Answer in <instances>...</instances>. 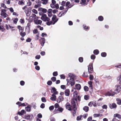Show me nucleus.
<instances>
[{"instance_id": "864d4df0", "label": "nucleus", "mask_w": 121, "mask_h": 121, "mask_svg": "<svg viewBox=\"0 0 121 121\" xmlns=\"http://www.w3.org/2000/svg\"><path fill=\"white\" fill-rule=\"evenodd\" d=\"M58 110L59 111L62 112L63 110V108L61 107H60L58 108Z\"/></svg>"}, {"instance_id": "4468645a", "label": "nucleus", "mask_w": 121, "mask_h": 121, "mask_svg": "<svg viewBox=\"0 0 121 121\" xmlns=\"http://www.w3.org/2000/svg\"><path fill=\"white\" fill-rule=\"evenodd\" d=\"M64 98L61 96H59L57 99V102L58 103H60L61 101L64 100Z\"/></svg>"}, {"instance_id": "f3484780", "label": "nucleus", "mask_w": 121, "mask_h": 121, "mask_svg": "<svg viewBox=\"0 0 121 121\" xmlns=\"http://www.w3.org/2000/svg\"><path fill=\"white\" fill-rule=\"evenodd\" d=\"M30 17H32L33 18V19L34 20L38 19L39 17H36V15L35 14H32L31 16Z\"/></svg>"}, {"instance_id": "774afa93", "label": "nucleus", "mask_w": 121, "mask_h": 121, "mask_svg": "<svg viewBox=\"0 0 121 121\" xmlns=\"http://www.w3.org/2000/svg\"><path fill=\"white\" fill-rule=\"evenodd\" d=\"M52 12L54 14L55 13L58 12V10L56 9L52 10Z\"/></svg>"}, {"instance_id": "f8f14e48", "label": "nucleus", "mask_w": 121, "mask_h": 121, "mask_svg": "<svg viewBox=\"0 0 121 121\" xmlns=\"http://www.w3.org/2000/svg\"><path fill=\"white\" fill-rule=\"evenodd\" d=\"M34 22L35 24L37 25H41L42 23V21L41 20L38 19L34 20Z\"/></svg>"}, {"instance_id": "49530a36", "label": "nucleus", "mask_w": 121, "mask_h": 121, "mask_svg": "<svg viewBox=\"0 0 121 121\" xmlns=\"http://www.w3.org/2000/svg\"><path fill=\"white\" fill-rule=\"evenodd\" d=\"M41 100L43 102H45L46 101V100L44 97H43L41 98Z\"/></svg>"}, {"instance_id": "bb28decb", "label": "nucleus", "mask_w": 121, "mask_h": 121, "mask_svg": "<svg viewBox=\"0 0 121 121\" xmlns=\"http://www.w3.org/2000/svg\"><path fill=\"white\" fill-rule=\"evenodd\" d=\"M31 106L29 105H28L27 107H26L25 109L26 111L27 112L30 111L31 110Z\"/></svg>"}, {"instance_id": "69168bd1", "label": "nucleus", "mask_w": 121, "mask_h": 121, "mask_svg": "<svg viewBox=\"0 0 121 121\" xmlns=\"http://www.w3.org/2000/svg\"><path fill=\"white\" fill-rule=\"evenodd\" d=\"M95 56L94 55H92L91 56V58L92 59H95Z\"/></svg>"}, {"instance_id": "3c124183", "label": "nucleus", "mask_w": 121, "mask_h": 121, "mask_svg": "<svg viewBox=\"0 0 121 121\" xmlns=\"http://www.w3.org/2000/svg\"><path fill=\"white\" fill-rule=\"evenodd\" d=\"M8 9H9L10 11L12 13H13L14 12V10L12 7L8 8Z\"/></svg>"}, {"instance_id": "7c9ffc66", "label": "nucleus", "mask_w": 121, "mask_h": 121, "mask_svg": "<svg viewBox=\"0 0 121 121\" xmlns=\"http://www.w3.org/2000/svg\"><path fill=\"white\" fill-rule=\"evenodd\" d=\"M114 117H117L119 118H121V116L119 114H115L114 115Z\"/></svg>"}, {"instance_id": "393cba45", "label": "nucleus", "mask_w": 121, "mask_h": 121, "mask_svg": "<svg viewBox=\"0 0 121 121\" xmlns=\"http://www.w3.org/2000/svg\"><path fill=\"white\" fill-rule=\"evenodd\" d=\"M78 93V92L77 91H75L73 93V98L75 99H77L76 98Z\"/></svg>"}, {"instance_id": "6e6552de", "label": "nucleus", "mask_w": 121, "mask_h": 121, "mask_svg": "<svg viewBox=\"0 0 121 121\" xmlns=\"http://www.w3.org/2000/svg\"><path fill=\"white\" fill-rule=\"evenodd\" d=\"M65 107L66 109L69 111H72L71 106L70 104L69 103H67L65 104Z\"/></svg>"}, {"instance_id": "aec40b11", "label": "nucleus", "mask_w": 121, "mask_h": 121, "mask_svg": "<svg viewBox=\"0 0 121 121\" xmlns=\"http://www.w3.org/2000/svg\"><path fill=\"white\" fill-rule=\"evenodd\" d=\"M39 11H42L43 12L45 13L47 12V10L43 8H39Z\"/></svg>"}, {"instance_id": "c9c22d12", "label": "nucleus", "mask_w": 121, "mask_h": 121, "mask_svg": "<svg viewBox=\"0 0 121 121\" xmlns=\"http://www.w3.org/2000/svg\"><path fill=\"white\" fill-rule=\"evenodd\" d=\"M82 117V115H80L79 116H78L77 117V121H79L80 120Z\"/></svg>"}, {"instance_id": "b1692460", "label": "nucleus", "mask_w": 121, "mask_h": 121, "mask_svg": "<svg viewBox=\"0 0 121 121\" xmlns=\"http://www.w3.org/2000/svg\"><path fill=\"white\" fill-rule=\"evenodd\" d=\"M117 80L118 83L121 85V75L118 77Z\"/></svg>"}, {"instance_id": "5fc2aeb1", "label": "nucleus", "mask_w": 121, "mask_h": 121, "mask_svg": "<svg viewBox=\"0 0 121 121\" xmlns=\"http://www.w3.org/2000/svg\"><path fill=\"white\" fill-rule=\"evenodd\" d=\"M9 26L10 29H12V31H13L15 30V29H14V27L10 25H9Z\"/></svg>"}, {"instance_id": "1a4fd4ad", "label": "nucleus", "mask_w": 121, "mask_h": 121, "mask_svg": "<svg viewBox=\"0 0 121 121\" xmlns=\"http://www.w3.org/2000/svg\"><path fill=\"white\" fill-rule=\"evenodd\" d=\"M88 71L89 73H92V72L93 69L92 64L90 65L88 67Z\"/></svg>"}, {"instance_id": "cd10ccee", "label": "nucleus", "mask_w": 121, "mask_h": 121, "mask_svg": "<svg viewBox=\"0 0 121 121\" xmlns=\"http://www.w3.org/2000/svg\"><path fill=\"white\" fill-rule=\"evenodd\" d=\"M117 101V104L119 105L121 104V99L119 98H117L116 99Z\"/></svg>"}, {"instance_id": "72a5a7b5", "label": "nucleus", "mask_w": 121, "mask_h": 121, "mask_svg": "<svg viewBox=\"0 0 121 121\" xmlns=\"http://www.w3.org/2000/svg\"><path fill=\"white\" fill-rule=\"evenodd\" d=\"M25 12L26 14V16H29L30 15V12L27 11L26 10L25 11Z\"/></svg>"}, {"instance_id": "dca6fc26", "label": "nucleus", "mask_w": 121, "mask_h": 121, "mask_svg": "<svg viewBox=\"0 0 121 121\" xmlns=\"http://www.w3.org/2000/svg\"><path fill=\"white\" fill-rule=\"evenodd\" d=\"M65 6L67 7V8H70L72 7V6L70 4V2L69 1H67L66 2V4Z\"/></svg>"}, {"instance_id": "f257e3e1", "label": "nucleus", "mask_w": 121, "mask_h": 121, "mask_svg": "<svg viewBox=\"0 0 121 121\" xmlns=\"http://www.w3.org/2000/svg\"><path fill=\"white\" fill-rule=\"evenodd\" d=\"M41 19L44 22L48 21L50 19L47 16V15L44 14H43L41 18Z\"/></svg>"}, {"instance_id": "e2e57ef3", "label": "nucleus", "mask_w": 121, "mask_h": 121, "mask_svg": "<svg viewBox=\"0 0 121 121\" xmlns=\"http://www.w3.org/2000/svg\"><path fill=\"white\" fill-rule=\"evenodd\" d=\"M55 8L56 9H58L59 8V4H55Z\"/></svg>"}, {"instance_id": "de8ad7c7", "label": "nucleus", "mask_w": 121, "mask_h": 121, "mask_svg": "<svg viewBox=\"0 0 121 121\" xmlns=\"http://www.w3.org/2000/svg\"><path fill=\"white\" fill-rule=\"evenodd\" d=\"M20 35L22 37L26 35V33L24 32H21L20 33Z\"/></svg>"}, {"instance_id": "c03bdc74", "label": "nucleus", "mask_w": 121, "mask_h": 121, "mask_svg": "<svg viewBox=\"0 0 121 121\" xmlns=\"http://www.w3.org/2000/svg\"><path fill=\"white\" fill-rule=\"evenodd\" d=\"M18 19L17 18L14 19L13 20V22L14 23L16 24L18 21Z\"/></svg>"}, {"instance_id": "680f3d73", "label": "nucleus", "mask_w": 121, "mask_h": 121, "mask_svg": "<svg viewBox=\"0 0 121 121\" xmlns=\"http://www.w3.org/2000/svg\"><path fill=\"white\" fill-rule=\"evenodd\" d=\"M45 105L43 103L40 106V107L41 108H44Z\"/></svg>"}, {"instance_id": "9b49d317", "label": "nucleus", "mask_w": 121, "mask_h": 121, "mask_svg": "<svg viewBox=\"0 0 121 121\" xmlns=\"http://www.w3.org/2000/svg\"><path fill=\"white\" fill-rule=\"evenodd\" d=\"M52 9H49L47 11L48 15L49 17H51L52 16Z\"/></svg>"}, {"instance_id": "7ed1b4c3", "label": "nucleus", "mask_w": 121, "mask_h": 121, "mask_svg": "<svg viewBox=\"0 0 121 121\" xmlns=\"http://www.w3.org/2000/svg\"><path fill=\"white\" fill-rule=\"evenodd\" d=\"M115 87L116 89L114 92L115 94L118 93L121 90V86H120L116 85Z\"/></svg>"}, {"instance_id": "603ef678", "label": "nucleus", "mask_w": 121, "mask_h": 121, "mask_svg": "<svg viewBox=\"0 0 121 121\" xmlns=\"http://www.w3.org/2000/svg\"><path fill=\"white\" fill-rule=\"evenodd\" d=\"M27 6H30L32 4V3L31 2L29 1L27 3Z\"/></svg>"}, {"instance_id": "412c9836", "label": "nucleus", "mask_w": 121, "mask_h": 121, "mask_svg": "<svg viewBox=\"0 0 121 121\" xmlns=\"http://www.w3.org/2000/svg\"><path fill=\"white\" fill-rule=\"evenodd\" d=\"M40 41L42 45V46H43L45 43V39L44 38H41L40 40Z\"/></svg>"}, {"instance_id": "4be33fe9", "label": "nucleus", "mask_w": 121, "mask_h": 121, "mask_svg": "<svg viewBox=\"0 0 121 121\" xmlns=\"http://www.w3.org/2000/svg\"><path fill=\"white\" fill-rule=\"evenodd\" d=\"M69 89H67L65 91V94L66 96H68L69 95Z\"/></svg>"}, {"instance_id": "a878e982", "label": "nucleus", "mask_w": 121, "mask_h": 121, "mask_svg": "<svg viewBox=\"0 0 121 121\" xmlns=\"http://www.w3.org/2000/svg\"><path fill=\"white\" fill-rule=\"evenodd\" d=\"M25 1L23 0H20L19 1L18 4H19L23 5L24 4Z\"/></svg>"}, {"instance_id": "20e7f679", "label": "nucleus", "mask_w": 121, "mask_h": 121, "mask_svg": "<svg viewBox=\"0 0 121 121\" xmlns=\"http://www.w3.org/2000/svg\"><path fill=\"white\" fill-rule=\"evenodd\" d=\"M25 119L30 120L33 118V117L32 114L30 115L27 114L25 116Z\"/></svg>"}, {"instance_id": "f704fd0d", "label": "nucleus", "mask_w": 121, "mask_h": 121, "mask_svg": "<svg viewBox=\"0 0 121 121\" xmlns=\"http://www.w3.org/2000/svg\"><path fill=\"white\" fill-rule=\"evenodd\" d=\"M93 53L94 54L97 55L99 54V51L97 50H95L94 51Z\"/></svg>"}, {"instance_id": "13d9d810", "label": "nucleus", "mask_w": 121, "mask_h": 121, "mask_svg": "<svg viewBox=\"0 0 121 121\" xmlns=\"http://www.w3.org/2000/svg\"><path fill=\"white\" fill-rule=\"evenodd\" d=\"M51 79L53 82H54L56 80V78L55 77H53L51 78Z\"/></svg>"}, {"instance_id": "e433bc0d", "label": "nucleus", "mask_w": 121, "mask_h": 121, "mask_svg": "<svg viewBox=\"0 0 121 121\" xmlns=\"http://www.w3.org/2000/svg\"><path fill=\"white\" fill-rule=\"evenodd\" d=\"M88 83L89 85V86L91 87V89H92V82L91 81H89L88 82Z\"/></svg>"}, {"instance_id": "473e14b6", "label": "nucleus", "mask_w": 121, "mask_h": 121, "mask_svg": "<svg viewBox=\"0 0 121 121\" xmlns=\"http://www.w3.org/2000/svg\"><path fill=\"white\" fill-rule=\"evenodd\" d=\"M102 116V115L101 114H94V116L95 117H96Z\"/></svg>"}, {"instance_id": "8fccbe9b", "label": "nucleus", "mask_w": 121, "mask_h": 121, "mask_svg": "<svg viewBox=\"0 0 121 121\" xmlns=\"http://www.w3.org/2000/svg\"><path fill=\"white\" fill-rule=\"evenodd\" d=\"M84 98L85 100H87L89 99V96L88 95H86L84 96Z\"/></svg>"}, {"instance_id": "0eeeda50", "label": "nucleus", "mask_w": 121, "mask_h": 121, "mask_svg": "<svg viewBox=\"0 0 121 121\" xmlns=\"http://www.w3.org/2000/svg\"><path fill=\"white\" fill-rule=\"evenodd\" d=\"M109 106L111 109L115 108L117 107V105L115 103L109 104Z\"/></svg>"}, {"instance_id": "9d476101", "label": "nucleus", "mask_w": 121, "mask_h": 121, "mask_svg": "<svg viewBox=\"0 0 121 121\" xmlns=\"http://www.w3.org/2000/svg\"><path fill=\"white\" fill-rule=\"evenodd\" d=\"M52 22H53V24H54L58 21V19L56 18V16L54 15L53 16L52 18Z\"/></svg>"}, {"instance_id": "bf43d9fd", "label": "nucleus", "mask_w": 121, "mask_h": 121, "mask_svg": "<svg viewBox=\"0 0 121 121\" xmlns=\"http://www.w3.org/2000/svg\"><path fill=\"white\" fill-rule=\"evenodd\" d=\"M66 2L65 1H63L61 3V5L62 6H64L65 5Z\"/></svg>"}, {"instance_id": "39448f33", "label": "nucleus", "mask_w": 121, "mask_h": 121, "mask_svg": "<svg viewBox=\"0 0 121 121\" xmlns=\"http://www.w3.org/2000/svg\"><path fill=\"white\" fill-rule=\"evenodd\" d=\"M5 11V10L4 9H2L1 10V15L2 16H3L4 18H5L8 16V14L4 12Z\"/></svg>"}, {"instance_id": "58836bf2", "label": "nucleus", "mask_w": 121, "mask_h": 121, "mask_svg": "<svg viewBox=\"0 0 121 121\" xmlns=\"http://www.w3.org/2000/svg\"><path fill=\"white\" fill-rule=\"evenodd\" d=\"M32 12L34 13L35 14H37L38 13V12L35 9H33L32 10Z\"/></svg>"}, {"instance_id": "338daca9", "label": "nucleus", "mask_w": 121, "mask_h": 121, "mask_svg": "<svg viewBox=\"0 0 121 121\" xmlns=\"http://www.w3.org/2000/svg\"><path fill=\"white\" fill-rule=\"evenodd\" d=\"M52 83V82L51 81H48L47 82V84L49 85H51Z\"/></svg>"}, {"instance_id": "2f4dec72", "label": "nucleus", "mask_w": 121, "mask_h": 121, "mask_svg": "<svg viewBox=\"0 0 121 121\" xmlns=\"http://www.w3.org/2000/svg\"><path fill=\"white\" fill-rule=\"evenodd\" d=\"M42 1V3L43 4H46L48 3V0H41Z\"/></svg>"}, {"instance_id": "5701e85b", "label": "nucleus", "mask_w": 121, "mask_h": 121, "mask_svg": "<svg viewBox=\"0 0 121 121\" xmlns=\"http://www.w3.org/2000/svg\"><path fill=\"white\" fill-rule=\"evenodd\" d=\"M52 89L53 92V94L55 95H57L58 94V92L56 91V89L54 87H52Z\"/></svg>"}, {"instance_id": "4c0bfd02", "label": "nucleus", "mask_w": 121, "mask_h": 121, "mask_svg": "<svg viewBox=\"0 0 121 121\" xmlns=\"http://www.w3.org/2000/svg\"><path fill=\"white\" fill-rule=\"evenodd\" d=\"M86 2V1L85 0H82L80 2V4H82L83 5H85V3Z\"/></svg>"}, {"instance_id": "6ab92c4d", "label": "nucleus", "mask_w": 121, "mask_h": 121, "mask_svg": "<svg viewBox=\"0 0 121 121\" xmlns=\"http://www.w3.org/2000/svg\"><path fill=\"white\" fill-rule=\"evenodd\" d=\"M55 95L53 94L52 95V97L50 98V99L53 101H56V98Z\"/></svg>"}, {"instance_id": "c85d7f7f", "label": "nucleus", "mask_w": 121, "mask_h": 121, "mask_svg": "<svg viewBox=\"0 0 121 121\" xmlns=\"http://www.w3.org/2000/svg\"><path fill=\"white\" fill-rule=\"evenodd\" d=\"M83 109L86 112H87L89 110V108L87 106H85L83 108Z\"/></svg>"}, {"instance_id": "37998d69", "label": "nucleus", "mask_w": 121, "mask_h": 121, "mask_svg": "<svg viewBox=\"0 0 121 121\" xmlns=\"http://www.w3.org/2000/svg\"><path fill=\"white\" fill-rule=\"evenodd\" d=\"M98 19L99 21H101L103 20V17L100 16L99 17Z\"/></svg>"}, {"instance_id": "79ce46f5", "label": "nucleus", "mask_w": 121, "mask_h": 121, "mask_svg": "<svg viewBox=\"0 0 121 121\" xmlns=\"http://www.w3.org/2000/svg\"><path fill=\"white\" fill-rule=\"evenodd\" d=\"M94 103V102H91L89 103L88 105L90 107H92L93 104Z\"/></svg>"}, {"instance_id": "6e6d98bb", "label": "nucleus", "mask_w": 121, "mask_h": 121, "mask_svg": "<svg viewBox=\"0 0 121 121\" xmlns=\"http://www.w3.org/2000/svg\"><path fill=\"white\" fill-rule=\"evenodd\" d=\"M54 106L55 108H58L59 106V105L58 103H56L55 104Z\"/></svg>"}, {"instance_id": "4d7b16f0", "label": "nucleus", "mask_w": 121, "mask_h": 121, "mask_svg": "<svg viewBox=\"0 0 121 121\" xmlns=\"http://www.w3.org/2000/svg\"><path fill=\"white\" fill-rule=\"evenodd\" d=\"M83 27L85 30H87L89 28V27L87 26H86L85 25H83Z\"/></svg>"}, {"instance_id": "a211bd4d", "label": "nucleus", "mask_w": 121, "mask_h": 121, "mask_svg": "<svg viewBox=\"0 0 121 121\" xmlns=\"http://www.w3.org/2000/svg\"><path fill=\"white\" fill-rule=\"evenodd\" d=\"M75 89H77L78 90H80L81 88V85L79 84H76L75 86Z\"/></svg>"}, {"instance_id": "09e8293b", "label": "nucleus", "mask_w": 121, "mask_h": 121, "mask_svg": "<svg viewBox=\"0 0 121 121\" xmlns=\"http://www.w3.org/2000/svg\"><path fill=\"white\" fill-rule=\"evenodd\" d=\"M1 7H3L4 8H6L7 7L6 5L4 3H2L1 4Z\"/></svg>"}, {"instance_id": "2eb2a0df", "label": "nucleus", "mask_w": 121, "mask_h": 121, "mask_svg": "<svg viewBox=\"0 0 121 121\" xmlns=\"http://www.w3.org/2000/svg\"><path fill=\"white\" fill-rule=\"evenodd\" d=\"M77 100V99H72L71 100V104L73 106H76L75 101Z\"/></svg>"}, {"instance_id": "ddd939ff", "label": "nucleus", "mask_w": 121, "mask_h": 121, "mask_svg": "<svg viewBox=\"0 0 121 121\" xmlns=\"http://www.w3.org/2000/svg\"><path fill=\"white\" fill-rule=\"evenodd\" d=\"M74 77L75 75L74 74L72 73H70L68 74V78H69V79H74Z\"/></svg>"}, {"instance_id": "a19ab883", "label": "nucleus", "mask_w": 121, "mask_h": 121, "mask_svg": "<svg viewBox=\"0 0 121 121\" xmlns=\"http://www.w3.org/2000/svg\"><path fill=\"white\" fill-rule=\"evenodd\" d=\"M101 56L103 57H105L106 56V53L105 52H102L101 54Z\"/></svg>"}, {"instance_id": "423d86ee", "label": "nucleus", "mask_w": 121, "mask_h": 121, "mask_svg": "<svg viewBox=\"0 0 121 121\" xmlns=\"http://www.w3.org/2000/svg\"><path fill=\"white\" fill-rule=\"evenodd\" d=\"M111 92H108L105 93V96H112L115 95V94L114 93V92H112V91L111 90L110 91Z\"/></svg>"}, {"instance_id": "ea45409f", "label": "nucleus", "mask_w": 121, "mask_h": 121, "mask_svg": "<svg viewBox=\"0 0 121 121\" xmlns=\"http://www.w3.org/2000/svg\"><path fill=\"white\" fill-rule=\"evenodd\" d=\"M53 22L51 21H48L46 22L47 24L48 25H50L51 24H53Z\"/></svg>"}, {"instance_id": "052dcab7", "label": "nucleus", "mask_w": 121, "mask_h": 121, "mask_svg": "<svg viewBox=\"0 0 121 121\" xmlns=\"http://www.w3.org/2000/svg\"><path fill=\"white\" fill-rule=\"evenodd\" d=\"M50 6L52 8H55V4H50Z\"/></svg>"}, {"instance_id": "0e129e2a", "label": "nucleus", "mask_w": 121, "mask_h": 121, "mask_svg": "<svg viewBox=\"0 0 121 121\" xmlns=\"http://www.w3.org/2000/svg\"><path fill=\"white\" fill-rule=\"evenodd\" d=\"M35 68L36 70H39L40 69V67L39 66L36 65L35 66Z\"/></svg>"}, {"instance_id": "a18cd8bd", "label": "nucleus", "mask_w": 121, "mask_h": 121, "mask_svg": "<svg viewBox=\"0 0 121 121\" xmlns=\"http://www.w3.org/2000/svg\"><path fill=\"white\" fill-rule=\"evenodd\" d=\"M84 89L85 91H87L88 90V88L87 86H84Z\"/></svg>"}, {"instance_id": "f03ea898", "label": "nucleus", "mask_w": 121, "mask_h": 121, "mask_svg": "<svg viewBox=\"0 0 121 121\" xmlns=\"http://www.w3.org/2000/svg\"><path fill=\"white\" fill-rule=\"evenodd\" d=\"M68 80H69V79H67V84L68 85H69L70 84L71 86H72L74 85L75 82L74 79H69L68 81Z\"/></svg>"}, {"instance_id": "c756f323", "label": "nucleus", "mask_w": 121, "mask_h": 121, "mask_svg": "<svg viewBox=\"0 0 121 121\" xmlns=\"http://www.w3.org/2000/svg\"><path fill=\"white\" fill-rule=\"evenodd\" d=\"M77 108L76 106H73V109L72 110L73 113H76Z\"/></svg>"}]
</instances>
